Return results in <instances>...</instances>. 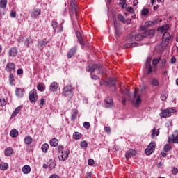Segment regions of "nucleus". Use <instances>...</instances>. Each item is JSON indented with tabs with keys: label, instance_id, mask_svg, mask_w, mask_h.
Returning a JSON list of instances; mask_svg holds the SVG:
<instances>
[{
	"label": "nucleus",
	"instance_id": "f257e3e1",
	"mask_svg": "<svg viewBox=\"0 0 178 178\" xmlns=\"http://www.w3.org/2000/svg\"><path fill=\"white\" fill-rule=\"evenodd\" d=\"M172 40H173V35H170L169 32L165 31L163 34L162 42L160 44V49H161V51H165V49L168 48V46L169 45V44L172 42Z\"/></svg>",
	"mask_w": 178,
	"mask_h": 178
},
{
	"label": "nucleus",
	"instance_id": "f03ea898",
	"mask_svg": "<svg viewBox=\"0 0 178 178\" xmlns=\"http://www.w3.org/2000/svg\"><path fill=\"white\" fill-rule=\"evenodd\" d=\"M101 67L102 66L100 64H94L88 68V72H89V73H94L95 70H97L99 74H104V71L101 69Z\"/></svg>",
	"mask_w": 178,
	"mask_h": 178
},
{
	"label": "nucleus",
	"instance_id": "7ed1b4c3",
	"mask_svg": "<svg viewBox=\"0 0 178 178\" xmlns=\"http://www.w3.org/2000/svg\"><path fill=\"white\" fill-rule=\"evenodd\" d=\"M73 87L70 85H67L63 88L62 94L64 97H70L73 94Z\"/></svg>",
	"mask_w": 178,
	"mask_h": 178
},
{
	"label": "nucleus",
	"instance_id": "20e7f679",
	"mask_svg": "<svg viewBox=\"0 0 178 178\" xmlns=\"http://www.w3.org/2000/svg\"><path fill=\"white\" fill-rule=\"evenodd\" d=\"M29 99L31 102H37V101H38V95H37V90L33 89L29 92Z\"/></svg>",
	"mask_w": 178,
	"mask_h": 178
},
{
	"label": "nucleus",
	"instance_id": "39448f33",
	"mask_svg": "<svg viewBox=\"0 0 178 178\" xmlns=\"http://www.w3.org/2000/svg\"><path fill=\"white\" fill-rule=\"evenodd\" d=\"M176 112V110L168 108L167 109L163 110L161 113L160 116L161 118H169L170 116H172V113H175Z\"/></svg>",
	"mask_w": 178,
	"mask_h": 178
},
{
	"label": "nucleus",
	"instance_id": "423d86ee",
	"mask_svg": "<svg viewBox=\"0 0 178 178\" xmlns=\"http://www.w3.org/2000/svg\"><path fill=\"white\" fill-rule=\"evenodd\" d=\"M104 84L106 87H110V88H113V91H116V82L115 79L111 78L108 81H104Z\"/></svg>",
	"mask_w": 178,
	"mask_h": 178
},
{
	"label": "nucleus",
	"instance_id": "0eeeda50",
	"mask_svg": "<svg viewBox=\"0 0 178 178\" xmlns=\"http://www.w3.org/2000/svg\"><path fill=\"white\" fill-rule=\"evenodd\" d=\"M156 145L155 144V142H152L149 143V145L147 146V147L145 149V152L146 155H151L154 151H155V147Z\"/></svg>",
	"mask_w": 178,
	"mask_h": 178
},
{
	"label": "nucleus",
	"instance_id": "6e6552de",
	"mask_svg": "<svg viewBox=\"0 0 178 178\" xmlns=\"http://www.w3.org/2000/svg\"><path fill=\"white\" fill-rule=\"evenodd\" d=\"M60 155L58 156L59 161H65L67 158H69V154H70V150L67 149L66 151H63L60 152Z\"/></svg>",
	"mask_w": 178,
	"mask_h": 178
},
{
	"label": "nucleus",
	"instance_id": "1a4fd4ad",
	"mask_svg": "<svg viewBox=\"0 0 178 178\" xmlns=\"http://www.w3.org/2000/svg\"><path fill=\"white\" fill-rule=\"evenodd\" d=\"M31 17L32 19H37L40 15H41V10L39 8H34L31 11Z\"/></svg>",
	"mask_w": 178,
	"mask_h": 178
},
{
	"label": "nucleus",
	"instance_id": "9d476101",
	"mask_svg": "<svg viewBox=\"0 0 178 178\" xmlns=\"http://www.w3.org/2000/svg\"><path fill=\"white\" fill-rule=\"evenodd\" d=\"M168 143H173L174 144H178V133L177 134H172L168 136Z\"/></svg>",
	"mask_w": 178,
	"mask_h": 178
},
{
	"label": "nucleus",
	"instance_id": "9b49d317",
	"mask_svg": "<svg viewBox=\"0 0 178 178\" xmlns=\"http://www.w3.org/2000/svg\"><path fill=\"white\" fill-rule=\"evenodd\" d=\"M105 107L106 108H113V99H112V97H107L105 99Z\"/></svg>",
	"mask_w": 178,
	"mask_h": 178
},
{
	"label": "nucleus",
	"instance_id": "f8f14e48",
	"mask_svg": "<svg viewBox=\"0 0 178 178\" xmlns=\"http://www.w3.org/2000/svg\"><path fill=\"white\" fill-rule=\"evenodd\" d=\"M51 26L54 31H57V33H62V31H63V26H61L59 29V28L58 27V22H56L53 21L51 22Z\"/></svg>",
	"mask_w": 178,
	"mask_h": 178
},
{
	"label": "nucleus",
	"instance_id": "ddd939ff",
	"mask_svg": "<svg viewBox=\"0 0 178 178\" xmlns=\"http://www.w3.org/2000/svg\"><path fill=\"white\" fill-rule=\"evenodd\" d=\"M146 69H147V74L152 73V67L151 66V58L148 57L146 61Z\"/></svg>",
	"mask_w": 178,
	"mask_h": 178
},
{
	"label": "nucleus",
	"instance_id": "4468645a",
	"mask_svg": "<svg viewBox=\"0 0 178 178\" xmlns=\"http://www.w3.org/2000/svg\"><path fill=\"white\" fill-rule=\"evenodd\" d=\"M114 28L116 37H119L120 35V25L116 21L114 22Z\"/></svg>",
	"mask_w": 178,
	"mask_h": 178
},
{
	"label": "nucleus",
	"instance_id": "2eb2a0df",
	"mask_svg": "<svg viewBox=\"0 0 178 178\" xmlns=\"http://www.w3.org/2000/svg\"><path fill=\"white\" fill-rule=\"evenodd\" d=\"M15 69V63H8L6 66V72H13Z\"/></svg>",
	"mask_w": 178,
	"mask_h": 178
},
{
	"label": "nucleus",
	"instance_id": "dca6fc26",
	"mask_svg": "<svg viewBox=\"0 0 178 178\" xmlns=\"http://www.w3.org/2000/svg\"><path fill=\"white\" fill-rule=\"evenodd\" d=\"M58 87H59L58 83L52 82L49 86V90L51 92H55V91H58Z\"/></svg>",
	"mask_w": 178,
	"mask_h": 178
},
{
	"label": "nucleus",
	"instance_id": "f3484780",
	"mask_svg": "<svg viewBox=\"0 0 178 178\" xmlns=\"http://www.w3.org/2000/svg\"><path fill=\"white\" fill-rule=\"evenodd\" d=\"M142 102L141 100V96L138 95L136 99H134L132 101V104L134 105V106H135L136 108H137L138 106V105H140Z\"/></svg>",
	"mask_w": 178,
	"mask_h": 178
},
{
	"label": "nucleus",
	"instance_id": "a211bd4d",
	"mask_svg": "<svg viewBox=\"0 0 178 178\" xmlns=\"http://www.w3.org/2000/svg\"><path fill=\"white\" fill-rule=\"evenodd\" d=\"M137 152L134 149H129L126 152L125 156L127 159V158H131V156H134L136 155Z\"/></svg>",
	"mask_w": 178,
	"mask_h": 178
},
{
	"label": "nucleus",
	"instance_id": "6ab92c4d",
	"mask_svg": "<svg viewBox=\"0 0 178 178\" xmlns=\"http://www.w3.org/2000/svg\"><path fill=\"white\" fill-rule=\"evenodd\" d=\"M76 51H77V47H72L67 53L68 59L72 58V57L74 56V54H76Z\"/></svg>",
	"mask_w": 178,
	"mask_h": 178
},
{
	"label": "nucleus",
	"instance_id": "aec40b11",
	"mask_svg": "<svg viewBox=\"0 0 178 178\" xmlns=\"http://www.w3.org/2000/svg\"><path fill=\"white\" fill-rule=\"evenodd\" d=\"M15 95L18 98H23L24 93L23 92V90L22 88H17L15 90Z\"/></svg>",
	"mask_w": 178,
	"mask_h": 178
},
{
	"label": "nucleus",
	"instance_id": "412c9836",
	"mask_svg": "<svg viewBox=\"0 0 178 178\" xmlns=\"http://www.w3.org/2000/svg\"><path fill=\"white\" fill-rule=\"evenodd\" d=\"M76 35L79 44H81L82 47H84L85 44H84V41H83V39L81 38V33L79 31H76Z\"/></svg>",
	"mask_w": 178,
	"mask_h": 178
},
{
	"label": "nucleus",
	"instance_id": "4be33fe9",
	"mask_svg": "<svg viewBox=\"0 0 178 178\" xmlns=\"http://www.w3.org/2000/svg\"><path fill=\"white\" fill-rule=\"evenodd\" d=\"M22 172L24 175H29V173L31 172V168L30 167V165H24L22 168Z\"/></svg>",
	"mask_w": 178,
	"mask_h": 178
},
{
	"label": "nucleus",
	"instance_id": "5701e85b",
	"mask_svg": "<svg viewBox=\"0 0 178 178\" xmlns=\"http://www.w3.org/2000/svg\"><path fill=\"white\" fill-rule=\"evenodd\" d=\"M9 55L10 56H16V55H17V48L16 47H12L10 50H9Z\"/></svg>",
	"mask_w": 178,
	"mask_h": 178
},
{
	"label": "nucleus",
	"instance_id": "b1692460",
	"mask_svg": "<svg viewBox=\"0 0 178 178\" xmlns=\"http://www.w3.org/2000/svg\"><path fill=\"white\" fill-rule=\"evenodd\" d=\"M167 62L168 60H166V58H163L161 60V62L160 63V68L161 69V70H163V69H166Z\"/></svg>",
	"mask_w": 178,
	"mask_h": 178
},
{
	"label": "nucleus",
	"instance_id": "393cba45",
	"mask_svg": "<svg viewBox=\"0 0 178 178\" xmlns=\"http://www.w3.org/2000/svg\"><path fill=\"white\" fill-rule=\"evenodd\" d=\"M4 154L6 156H10V155L13 154V149H12V147H7L5 149Z\"/></svg>",
	"mask_w": 178,
	"mask_h": 178
},
{
	"label": "nucleus",
	"instance_id": "a878e982",
	"mask_svg": "<svg viewBox=\"0 0 178 178\" xmlns=\"http://www.w3.org/2000/svg\"><path fill=\"white\" fill-rule=\"evenodd\" d=\"M10 136L13 137V138H16L19 136V131L16 129H12L10 132Z\"/></svg>",
	"mask_w": 178,
	"mask_h": 178
},
{
	"label": "nucleus",
	"instance_id": "bb28decb",
	"mask_svg": "<svg viewBox=\"0 0 178 178\" xmlns=\"http://www.w3.org/2000/svg\"><path fill=\"white\" fill-rule=\"evenodd\" d=\"M49 144H50L51 147H56L58 145V144H59V140H58V139L54 138L50 140Z\"/></svg>",
	"mask_w": 178,
	"mask_h": 178
},
{
	"label": "nucleus",
	"instance_id": "cd10ccee",
	"mask_svg": "<svg viewBox=\"0 0 178 178\" xmlns=\"http://www.w3.org/2000/svg\"><path fill=\"white\" fill-rule=\"evenodd\" d=\"M48 41H45V40H40L38 42V44H37V47L38 48H42V47H45V45H47V44H48Z\"/></svg>",
	"mask_w": 178,
	"mask_h": 178
},
{
	"label": "nucleus",
	"instance_id": "c85d7f7f",
	"mask_svg": "<svg viewBox=\"0 0 178 178\" xmlns=\"http://www.w3.org/2000/svg\"><path fill=\"white\" fill-rule=\"evenodd\" d=\"M81 137H83V135L80 132H74L72 136L74 140H80Z\"/></svg>",
	"mask_w": 178,
	"mask_h": 178
},
{
	"label": "nucleus",
	"instance_id": "c756f323",
	"mask_svg": "<svg viewBox=\"0 0 178 178\" xmlns=\"http://www.w3.org/2000/svg\"><path fill=\"white\" fill-rule=\"evenodd\" d=\"M150 84L154 87H158V86H159V81L155 78H153L150 81Z\"/></svg>",
	"mask_w": 178,
	"mask_h": 178
},
{
	"label": "nucleus",
	"instance_id": "7c9ffc66",
	"mask_svg": "<svg viewBox=\"0 0 178 178\" xmlns=\"http://www.w3.org/2000/svg\"><path fill=\"white\" fill-rule=\"evenodd\" d=\"M33 44V39L31 38H27L24 41V45L27 48H29V45H31Z\"/></svg>",
	"mask_w": 178,
	"mask_h": 178
},
{
	"label": "nucleus",
	"instance_id": "2f4dec72",
	"mask_svg": "<svg viewBox=\"0 0 178 178\" xmlns=\"http://www.w3.org/2000/svg\"><path fill=\"white\" fill-rule=\"evenodd\" d=\"M147 37V35H154L155 34V29H150L149 31H145L143 33Z\"/></svg>",
	"mask_w": 178,
	"mask_h": 178
},
{
	"label": "nucleus",
	"instance_id": "473e14b6",
	"mask_svg": "<svg viewBox=\"0 0 178 178\" xmlns=\"http://www.w3.org/2000/svg\"><path fill=\"white\" fill-rule=\"evenodd\" d=\"M138 45V43L137 42H133V43H127L124 44V48H133L134 47H137Z\"/></svg>",
	"mask_w": 178,
	"mask_h": 178
},
{
	"label": "nucleus",
	"instance_id": "72a5a7b5",
	"mask_svg": "<svg viewBox=\"0 0 178 178\" xmlns=\"http://www.w3.org/2000/svg\"><path fill=\"white\" fill-rule=\"evenodd\" d=\"M22 106H19L15 108V110L13 111L12 116L13 118H15V116H17V114L22 111Z\"/></svg>",
	"mask_w": 178,
	"mask_h": 178
},
{
	"label": "nucleus",
	"instance_id": "f704fd0d",
	"mask_svg": "<svg viewBox=\"0 0 178 178\" xmlns=\"http://www.w3.org/2000/svg\"><path fill=\"white\" fill-rule=\"evenodd\" d=\"M144 38H145V35L143 33L142 34H138L135 36V40L136 41H141Z\"/></svg>",
	"mask_w": 178,
	"mask_h": 178
},
{
	"label": "nucleus",
	"instance_id": "c9c22d12",
	"mask_svg": "<svg viewBox=\"0 0 178 178\" xmlns=\"http://www.w3.org/2000/svg\"><path fill=\"white\" fill-rule=\"evenodd\" d=\"M8 168H9V165L6 163H2L0 164L1 170H8Z\"/></svg>",
	"mask_w": 178,
	"mask_h": 178
},
{
	"label": "nucleus",
	"instance_id": "e433bc0d",
	"mask_svg": "<svg viewBox=\"0 0 178 178\" xmlns=\"http://www.w3.org/2000/svg\"><path fill=\"white\" fill-rule=\"evenodd\" d=\"M42 152L47 153L48 152V148H49V145L47 143H44L42 145Z\"/></svg>",
	"mask_w": 178,
	"mask_h": 178
},
{
	"label": "nucleus",
	"instance_id": "4c0bfd02",
	"mask_svg": "<svg viewBox=\"0 0 178 178\" xmlns=\"http://www.w3.org/2000/svg\"><path fill=\"white\" fill-rule=\"evenodd\" d=\"M70 6L74 10H77V5L76 4V0H72L70 2Z\"/></svg>",
	"mask_w": 178,
	"mask_h": 178
},
{
	"label": "nucleus",
	"instance_id": "58836bf2",
	"mask_svg": "<svg viewBox=\"0 0 178 178\" xmlns=\"http://www.w3.org/2000/svg\"><path fill=\"white\" fill-rule=\"evenodd\" d=\"M37 88H38V91H41L42 92L45 91V86L42 83H39L37 86Z\"/></svg>",
	"mask_w": 178,
	"mask_h": 178
},
{
	"label": "nucleus",
	"instance_id": "ea45409f",
	"mask_svg": "<svg viewBox=\"0 0 178 178\" xmlns=\"http://www.w3.org/2000/svg\"><path fill=\"white\" fill-rule=\"evenodd\" d=\"M32 142H33V138H31V137L30 136L25 137L24 138L25 144L29 145V144H31Z\"/></svg>",
	"mask_w": 178,
	"mask_h": 178
},
{
	"label": "nucleus",
	"instance_id": "a19ab883",
	"mask_svg": "<svg viewBox=\"0 0 178 178\" xmlns=\"http://www.w3.org/2000/svg\"><path fill=\"white\" fill-rule=\"evenodd\" d=\"M6 5H8V0L0 1V8H6Z\"/></svg>",
	"mask_w": 178,
	"mask_h": 178
},
{
	"label": "nucleus",
	"instance_id": "79ce46f5",
	"mask_svg": "<svg viewBox=\"0 0 178 178\" xmlns=\"http://www.w3.org/2000/svg\"><path fill=\"white\" fill-rule=\"evenodd\" d=\"M118 19L119 20V22H121L122 23H126V19H124V17L122 14L118 15Z\"/></svg>",
	"mask_w": 178,
	"mask_h": 178
},
{
	"label": "nucleus",
	"instance_id": "37998d69",
	"mask_svg": "<svg viewBox=\"0 0 178 178\" xmlns=\"http://www.w3.org/2000/svg\"><path fill=\"white\" fill-rule=\"evenodd\" d=\"M166 30H169V24L163 25L160 28V31H161V33H163V31H166Z\"/></svg>",
	"mask_w": 178,
	"mask_h": 178
},
{
	"label": "nucleus",
	"instance_id": "c03bdc74",
	"mask_svg": "<svg viewBox=\"0 0 178 178\" xmlns=\"http://www.w3.org/2000/svg\"><path fill=\"white\" fill-rule=\"evenodd\" d=\"M148 13H149V9L148 8H143L141 11L142 16H147Z\"/></svg>",
	"mask_w": 178,
	"mask_h": 178
},
{
	"label": "nucleus",
	"instance_id": "a18cd8bd",
	"mask_svg": "<svg viewBox=\"0 0 178 178\" xmlns=\"http://www.w3.org/2000/svg\"><path fill=\"white\" fill-rule=\"evenodd\" d=\"M9 81L11 86H13V81H15V76H13V74L10 73L9 75Z\"/></svg>",
	"mask_w": 178,
	"mask_h": 178
},
{
	"label": "nucleus",
	"instance_id": "49530a36",
	"mask_svg": "<svg viewBox=\"0 0 178 178\" xmlns=\"http://www.w3.org/2000/svg\"><path fill=\"white\" fill-rule=\"evenodd\" d=\"M163 149L165 152H168V151H170V149H172V146H170V145L166 144L165 145Z\"/></svg>",
	"mask_w": 178,
	"mask_h": 178
},
{
	"label": "nucleus",
	"instance_id": "de8ad7c7",
	"mask_svg": "<svg viewBox=\"0 0 178 178\" xmlns=\"http://www.w3.org/2000/svg\"><path fill=\"white\" fill-rule=\"evenodd\" d=\"M49 166L50 169H54V168L56 166V162L55 161H51Z\"/></svg>",
	"mask_w": 178,
	"mask_h": 178
},
{
	"label": "nucleus",
	"instance_id": "09e8293b",
	"mask_svg": "<svg viewBox=\"0 0 178 178\" xmlns=\"http://www.w3.org/2000/svg\"><path fill=\"white\" fill-rule=\"evenodd\" d=\"M80 145L81 148H87L88 143H87V141L83 140L81 142Z\"/></svg>",
	"mask_w": 178,
	"mask_h": 178
},
{
	"label": "nucleus",
	"instance_id": "8fccbe9b",
	"mask_svg": "<svg viewBox=\"0 0 178 178\" xmlns=\"http://www.w3.org/2000/svg\"><path fill=\"white\" fill-rule=\"evenodd\" d=\"M76 118H77V110L74 109L73 114L71 116V119H72V120H74V119H76Z\"/></svg>",
	"mask_w": 178,
	"mask_h": 178
},
{
	"label": "nucleus",
	"instance_id": "3c124183",
	"mask_svg": "<svg viewBox=\"0 0 178 178\" xmlns=\"http://www.w3.org/2000/svg\"><path fill=\"white\" fill-rule=\"evenodd\" d=\"M161 22H162L161 19L156 18V19L151 21L150 23L151 24H158V23H161Z\"/></svg>",
	"mask_w": 178,
	"mask_h": 178
},
{
	"label": "nucleus",
	"instance_id": "603ef678",
	"mask_svg": "<svg viewBox=\"0 0 178 178\" xmlns=\"http://www.w3.org/2000/svg\"><path fill=\"white\" fill-rule=\"evenodd\" d=\"M160 62H161V57H159L157 58H154L152 60L153 65H158V63Z\"/></svg>",
	"mask_w": 178,
	"mask_h": 178
},
{
	"label": "nucleus",
	"instance_id": "864d4df0",
	"mask_svg": "<svg viewBox=\"0 0 178 178\" xmlns=\"http://www.w3.org/2000/svg\"><path fill=\"white\" fill-rule=\"evenodd\" d=\"M120 5H121L122 9L126 8V0H121L120 1Z\"/></svg>",
	"mask_w": 178,
	"mask_h": 178
},
{
	"label": "nucleus",
	"instance_id": "5fc2aeb1",
	"mask_svg": "<svg viewBox=\"0 0 178 178\" xmlns=\"http://www.w3.org/2000/svg\"><path fill=\"white\" fill-rule=\"evenodd\" d=\"M167 99H168V95L166 93H162L161 95V101H166Z\"/></svg>",
	"mask_w": 178,
	"mask_h": 178
},
{
	"label": "nucleus",
	"instance_id": "6e6d98bb",
	"mask_svg": "<svg viewBox=\"0 0 178 178\" xmlns=\"http://www.w3.org/2000/svg\"><path fill=\"white\" fill-rule=\"evenodd\" d=\"M0 105L1 106H5V105H6V100L3 98L0 99Z\"/></svg>",
	"mask_w": 178,
	"mask_h": 178
},
{
	"label": "nucleus",
	"instance_id": "4d7b16f0",
	"mask_svg": "<svg viewBox=\"0 0 178 178\" xmlns=\"http://www.w3.org/2000/svg\"><path fill=\"white\" fill-rule=\"evenodd\" d=\"M95 163V161H94V159H90L88 161V164L89 165V166H92V165H94Z\"/></svg>",
	"mask_w": 178,
	"mask_h": 178
},
{
	"label": "nucleus",
	"instance_id": "13d9d810",
	"mask_svg": "<svg viewBox=\"0 0 178 178\" xmlns=\"http://www.w3.org/2000/svg\"><path fill=\"white\" fill-rule=\"evenodd\" d=\"M156 133V128H154L153 129H152V138H155V134Z\"/></svg>",
	"mask_w": 178,
	"mask_h": 178
},
{
	"label": "nucleus",
	"instance_id": "bf43d9fd",
	"mask_svg": "<svg viewBox=\"0 0 178 178\" xmlns=\"http://www.w3.org/2000/svg\"><path fill=\"white\" fill-rule=\"evenodd\" d=\"M127 12H129V13H134V9L133 8V7H127Z\"/></svg>",
	"mask_w": 178,
	"mask_h": 178
},
{
	"label": "nucleus",
	"instance_id": "052dcab7",
	"mask_svg": "<svg viewBox=\"0 0 178 178\" xmlns=\"http://www.w3.org/2000/svg\"><path fill=\"white\" fill-rule=\"evenodd\" d=\"M57 149H58V151L59 153L63 152V146H62V145H58V146H57Z\"/></svg>",
	"mask_w": 178,
	"mask_h": 178
},
{
	"label": "nucleus",
	"instance_id": "680f3d73",
	"mask_svg": "<svg viewBox=\"0 0 178 178\" xmlns=\"http://www.w3.org/2000/svg\"><path fill=\"white\" fill-rule=\"evenodd\" d=\"M170 63L171 65H175V63H176V57L175 56L171 57Z\"/></svg>",
	"mask_w": 178,
	"mask_h": 178
},
{
	"label": "nucleus",
	"instance_id": "e2e57ef3",
	"mask_svg": "<svg viewBox=\"0 0 178 178\" xmlns=\"http://www.w3.org/2000/svg\"><path fill=\"white\" fill-rule=\"evenodd\" d=\"M104 131L108 133V134H111V127H104Z\"/></svg>",
	"mask_w": 178,
	"mask_h": 178
},
{
	"label": "nucleus",
	"instance_id": "0e129e2a",
	"mask_svg": "<svg viewBox=\"0 0 178 178\" xmlns=\"http://www.w3.org/2000/svg\"><path fill=\"white\" fill-rule=\"evenodd\" d=\"M83 127L85 129H90V122H85L83 123Z\"/></svg>",
	"mask_w": 178,
	"mask_h": 178
},
{
	"label": "nucleus",
	"instance_id": "69168bd1",
	"mask_svg": "<svg viewBox=\"0 0 178 178\" xmlns=\"http://www.w3.org/2000/svg\"><path fill=\"white\" fill-rule=\"evenodd\" d=\"M177 173H178L177 168L174 167L172 170V175H177Z\"/></svg>",
	"mask_w": 178,
	"mask_h": 178
},
{
	"label": "nucleus",
	"instance_id": "338daca9",
	"mask_svg": "<svg viewBox=\"0 0 178 178\" xmlns=\"http://www.w3.org/2000/svg\"><path fill=\"white\" fill-rule=\"evenodd\" d=\"M17 74H23V69L19 68V69L17 70Z\"/></svg>",
	"mask_w": 178,
	"mask_h": 178
},
{
	"label": "nucleus",
	"instance_id": "774afa93",
	"mask_svg": "<svg viewBox=\"0 0 178 178\" xmlns=\"http://www.w3.org/2000/svg\"><path fill=\"white\" fill-rule=\"evenodd\" d=\"M49 178H59V176H58L57 175L54 174L51 176H50Z\"/></svg>",
	"mask_w": 178,
	"mask_h": 178
}]
</instances>
